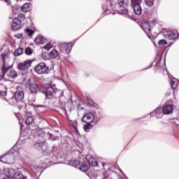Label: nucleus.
Returning <instances> with one entry per match:
<instances>
[{
  "label": "nucleus",
  "mask_w": 179,
  "mask_h": 179,
  "mask_svg": "<svg viewBox=\"0 0 179 179\" xmlns=\"http://www.w3.org/2000/svg\"><path fill=\"white\" fill-rule=\"evenodd\" d=\"M42 93L45 94L46 99L49 100H59L64 97V91L60 90H55L52 86L48 85L42 90Z\"/></svg>",
  "instance_id": "f257e3e1"
},
{
  "label": "nucleus",
  "mask_w": 179,
  "mask_h": 179,
  "mask_svg": "<svg viewBox=\"0 0 179 179\" xmlns=\"http://www.w3.org/2000/svg\"><path fill=\"white\" fill-rule=\"evenodd\" d=\"M173 113V106L171 105H166L163 108H157L155 111L150 113V116L155 115L156 118H162L163 115H169Z\"/></svg>",
  "instance_id": "f03ea898"
},
{
  "label": "nucleus",
  "mask_w": 179,
  "mask_h": 179,
  "mask_svg": "<svg viewBox=\"0 0 179 179\" xmlns=\"http://www.w3.org/2000/svg\"><path fill=\"white\" fill-rule=\"evenodd\" d=\"M24 99V92L20 87H17V90L14 93V96H12L10 99L6 100L10 106H15L17 104V101L20 100H23Z\"/></svg>",
  "instance_id": "7ed1b4c3"
},
{
  "label": "nucleus",
  "mask_w": 179,
  "mask_h": 179,
  "mask_svg": "<svg viewBox=\"0 0 179 179\" xmlns=\"http://www.w3.org/2000/svg\"><path fill=\"white\" fill-rule=\"evenodd\" d=\"M23 177L22 171H16L13 169H9L7 171L6 177L3 179H20Z\"/></svg>",
  "instance_id": "20e7f679"
},
{
  "label": "nucleus",
  "mask_w": 179,
  "mask_h": 179,
  "mask_svg": "<svg viewBox=\"0 0 179 179\" xmlns=\"http://www.w3.org/2000/svg\"><path fill=\"white\" fill-rule=\"evenodd\" d=\"M31 66V60H26L17 64V69L22 75H26L29 72V68Z\"/></svg>",
  "instance_id": "39448f33"
},
{
  "label": "nucleus",
  "mask_w": 179,
  "mask_h": 179,
  "mask_svg": "<svg viewBox=\"0 0 179 179\" xmlns=\"http://www.w3.org/2000/svg\"><path fill=\"white\" fill-rule=\"evenodd\" d=\"M12 82L9 80H6L3 83H0V96L5 97L8 94V89L10 87Z\"/></svg>",
  "instance_id": "423d86ee"
},
{
  "label": "nucleus",
  "mask_w": 179,
  "mask_h": 179,
  "mask_svg": "<svg viewBox=\"0 0 179 179\" xmlns=\"http://www.w3.org/2000/svg\"><path fill=\"white\" fill-rule=\"evenodd\" d=\"M34 71L38 75H43V73H48V67L44 62H41L34 67Z\"/></svg>",
  "instance_id": "0eeeda50"
},
{
  "label": "nucleus",
  "mask_w": 179,
  "mask_h": 179,
  "mask_svg": "<svg viewBox=\"0 0 179 179\" xmlns=\"http://www.w3.org/2000/svg\"><path fill=\"white\" fill-rule=\"evenodd\" d=\"M1 60L3 62V65L1 67L2 75L1 76V78H3V76H5V73H6V72H8V71L9 69L8 67H6V62H8V61H9V57L6 54H2L1 55Z\"/></svg>",
  "instance_id": "6e6552de"
},
{
  "label": "nucleus",
  "mask_w": 179,
  "mask_h": 179,
  "mask_svg": "<svg viewBox=\"0 0 179 179\" xmlns=\"http://www.w3.org/2000/svg\"><path fill=\"white\" fill-rule=\"evenodd\" d=\"M164 37L168 38V40H176L178 38V32L176 30L167 31L164 32Z\"/></svg>",
  "instance_id": "1a4fd4ad"
},
{
  "label": "nucleus",
  "mask_w": 179,
  "mask_h": 179,
  "mask_svg": "<svg viewBox=\"0 0 179 179\" xmlns=\"http://www.w3.org/2000/svg\"><path fill=\"white\" fill-rule=\"evenodd\" d=\"M71 50H72V46L71 44L67 43H60L59 45V50L62 54L68 55L71 52Z\"/></svg>",
  "instance_id": "9d476101"
},
{
  "label": "nucleus",
  "mask_w": 179,
  "mask_h": 179,
  "mask_svg": "<svg viewBox=\"0 0 179 179\" xmlns=\"http://www.w3.org/2000/svg\"><path fill=\"white\" fill-rule=\"evenodd\" d=\"M83 122H85V124H92L93 121H94V113H89L83 116L82 118Z\"/></svg>",
  "instance_id": "9b49d317"
},
{
  "label": "nucleus",
  "mask_w": 179,
  "mask_h": 179,
  "mask_svg": "<svg viewBox=\"0 0 179 179\" xmlns=\"http://www.w3.org/2000/svg\"><path fill=\"white\" fill-rule=\"evenodd\" d=\"M141 28L145 31V33H146L148 37H149V38H150V37L152 36V28L150 27V23L143 22L141 24Z\"/></svg>",
  "instance_id": "f8f14e48"
},
{
  "label": "nucleus",
  "mask_w": 179,
  "mask_h": 179,
  "mask_svg": "<svg viewBox=\"0 0 179 179\" xmlns=\"http://www.w3.org/2000/svg\"><path fill=\"white\" fill-rule=\"evenodd\" d=\"M22 27V22L19 20V18H15L11 24V28L13 30H19Z\"/></svg>",
  "instance_id": "ddd939ff"
},
{
  "label": "nucleus",
  "mask_w": 179,
  "mask_h": 179,
  "mask_svg": "<svg viewBox=\"0 0 179 179\" xmlns=\"http://www.w3.org/2000/svg\"><path fill=\"white\" fill-rule=\"evenodd\" d=\"M45 136V131H43V129H39L37 130L35 132V138L36 139H38V141H40V138H42V141H44V137Z\"/></svg>",
  "instance_id": "4468645a"
},
{
  "label": "nucleus",
  "mask_w": 179,
  "mask_h": 179,
  "mask_svg": "<svg viewBox=\"0 0 179 179\" xmlns=\"http://www.w3.org/2000/svg\"><path fill=\"white\" fill-rule=\"evenodd\" d=\"M45 141L44 140H38L35 144L34 148L38 150H43V146H44Z\"/></svg>",
  "instance_id": "2eb2a0df"
},
{
  "label": "nucleus",
  "mask_w": 179,
  "mask_h": 179,
  "mask_svg": "<svg viewBox=\"0 0 179 179\" xmlns=\"http://www.w3.org/2000/svg\"><path fill=\"white\" fill-rule=\"evenodd\" d=\"M17 106V108H19V110H26V108H27V104L26 103V102H24V101H17V103L15 104Z\"/></svg>",
  "instance_id": "dca6fc26"
},
{
  "label": "nucleus",
  "mask_w": 179,
  "mask_h": 179,
  "mask_svg": "<svg viewBox=\"0 0 179 179\" xmlns=\"http://www.w3.org/2000/svg\"><path fill=\"white\" fill-rule=\"evenodd\" d=\"M17 71L15 70H9L7 73V76L9 78V79H15L17 78Z\"/></svg>",
  "instance_id": "f3484780"
},
{
  "label": "nucleus",
  "mask_w": 179,
  "mask_h": 179,
  "mask_svg": "<svg viewBox=\"0 0 179 179\" xmlns=\"http://www.w3.org/2000/svg\"><path fill=\"white\" fill-rule=\"evenodd\" d=\"M30 90L31 93H40V92H42V91L40 90V87L37 85V84L31 85Z\"/></svg>",
  "instance_id": "a211bd4d"
},
{
  "label": "nucleus",
  "mask_w": 179,
  "mask_h": 179,
  "mask_svg": "<svg viewBox=\"0 0 179 179\" xmlns=\"http://www.w3.org/2000/svg\"><path fill=\"white\" fill-rule=\"evenodd\" d=\"M128 3H129V0H117V5L120 8H128Z\"/></svg>",
  "instance_id": "6ab92c4d"
},
{
  "label": "nucleus",
  "mask_w": 179,
  "mask_h": 179,
  "mask_svg": "<svg viewBox=\"0 0 179 179\" xmlns=\"http://www.w3.org/2000/svg\"><path fill=\"white\" fill-rule=\"evenodd\" d=\"M35 44H44L45 43V38L43 36H37L34 40Z\"/></svg>",
  "instance_id": "aec40b11"
},
{
  "label": "nucleus",
  "mask_w": 179,
  "mask_h": 179,
  "mask_svg": "<svg viewBox=\"0 0 179 179\" xmlns=\"http://www.w3.org/2000/svg\"><path fill=\"white\" fill-rule=\"evenodd\" d=\"M22 12H30L31 10V4L30 3H24L21 8Z\"/></svg>",
  "instance_id": "412c9836"
},
{
  "label": "nucleus",
  "mask_w": 179,
  "mask_h": 179,
  "mask_svg": "<svg viewBox=\"0 0 179 179\" xmlns=\"http://www.w3.org/2000/svg\"><path fill=\"white\" fill-rule=\"evenodd\" d=\"M134 10L135 15H137L139 16V15H141L142 13V8L141 7V5H137V6H131Z\"/></svg>",
  "instance_id": "4be33fe9"
},
{
  "label": "nucleus",
  "mask_w": 179,
  "mask_h": 179,
  "mask_svg": "<svg viewBox=\"0 0 179 179\" xmlns=\"http://www.w3.org/2000/svg\"><path fill=\"white\" fill-rule=\"evenodd\" d=\"M88 163L90 166H92V167H96L99 166V162H97V160L93 157H90L88 159Z\"/></svg>",
  "instance_id": "5701e85b"
},
{
  "label": "nucleus",
  "mask_w": 179,
  "mask_h": 179,
  "mask_svg": "<svg viewBox=\"0 0 179 179\" xmlns=\"http://www.w3.org/2000/svg\"><path fill=\"white\" fill-rule=\"evenodd\" d=\"M58 55H59V53L58 52V50H57V49H53L51 52H49V57H50L53 59H55V58H57Z\"/></svg>",
  "instance_id": "b1692460"
},
{
  "label": "nucleus",
  "mask_w": 179,
  "mask_h": 179,
  "mask_svg": "<svg viewBox=\"0 0 179 179\" xmlns=\"http://www.w3.org/2000/svg\"><path fill=\"white\" fill-rule=\"evenodd\" d=\"M171 86L172 89H177V87L178 86V81L176 78H173L171 80Z\"/></svg>",
  "instance_id": "393cba45"
},
{
  "label": "nucleus",
  "mask_w": 179,
  "mask_h": 179,
  "mask_svg": "<svg viewBox=\"0 0 179 179\" xmlns=\"http://www.w3.org/2000/svg\"><path fill=\"white\" fill-rule=\"evenodd\" d=\"M101 118H103V115L101 114V113L98 112V113H95L94 115V121H96V122H99V120H101Z\"/></svg>",
  "instance_id": "a878e982"
},
{
  "label": "nucleus",
  "mask_w": 179,
  "mask_h": 179,
  "mask_svg": "<svg viewBox=\"0 0 179 179\" xmlns=\"http://www.w3.org/2000/svg\"><path fill=\"white\" fill-rule=\"evenodd\" d=\"M23 54V48H19L14 52L15 57H19Z\"/></svg>",
  "instance_id": "bb28decb"
},
{
  "label": "nucleus",
  "mask_w": 179,
  "mask_h": 179,
  "mask_svg": "<svg viewBox=\"0 0 179 179\" xmlns=\"http://www.w3.org/2000/svg\"><path fill=\"white\" fill-rule=\"evenodd\" d=\"M34 121V118H33V116H28L25 120L26 125H30V124H32Z\"/></svg>",
  "instance_id": "cd10ccee"
},
{
  "label": "nucleus",
  "mask_w": 179,
  "mask_h": 179,
  "mask_svg": "<svg viewBox=\"0 0 179 179\" xmlns=\"http://www.w3.org/2000/svg\"><path fill=\"white\" fill-rule=\"evenodd\" d=\"M20 6L15 5L14 6H13V13H14V15H17V13H19L20 10Z\"/></svg>",
  "instance_id": "c85d7f7f"
},
{
  "label": "nucleus",
  "mask_w": 179,
  "mask_h": 179,
  "mask_svg": "<svg viewBox=\"0 0 179 179\" xmlns=\"http://www.w3.org/2000/svg\"><path fill=\"white\" fill-rule=\"evenodd\" d=\"M50 152L52 153L55 157H57V155H58V147L53 145Z\"/></svg>",
  "instance_id": "c756f323"
},
{
  "label": "nucleus",
  "mask_w": 179,
  "mask_h": 179,
  "mask_svg": "<svg viewBox=\"0 0 179 179\" xmlns=\"http://www.w3.org/2000/svg\"><path fill=\"white\" fill-rule=\"evenodd\" d=\"M141 3H142V0H131V6H136L138 5H141Z\"/></svg>",
  "instance_id": "7c9ffc66"
},
{
  "label": "nucleus",
  "mask_w": 179,
  "mask_h": 179,
  "mask_svg": "<svg viewBox=\"0 0 179 179\" xmlns=\"http://www.w3.org/2000/svg\"><path fill=\"white\" fill-rule=\"evenodd\" d=\"M80 170H81V171H83L84 173H86V171L89 170V168L87 167L86 164H83L80 165Z\"/></svg>",
  "instance_id": "2f4dec72"
},
{
  "label": "nucleus",
  "mask_w": 179,
  "mask_h": 179,
  "mask_svg": "<svg viewBox=\"0 0 179 179\" xmlns=\"http://www.w3.org/2000/svg\"><path fill=\"white\" fill-rule=\"evenodd\" d=\"M92 128H93V124L90 123H87L84 125V131H85V132H87V130L89 129H92Z\"/></svg>",
  "instance_id": "473e14b6"
},
{
  "label": "nucleus",
  "mask_w": 179,
  "mask_h": 179,
  "mask_svg": "<svg viewBox=\"0 0 179 179\" xmlns=\"http://www.w3.org/2000/svg\"><path fill=\"white\" fill-rule=\"evenodd\" d=\"M48 135H49L48 139H52V141H58V139H59V137L53 136L52 134H50V132H48Z\"/></svg>",
  "instance_id": "72a5a7b5"
},
{
  "label": "nucleus",
  "mask_w": 179,
  "mask_h": 179,
  "mask_svg": "<svg viewBox=\"0 0 179 179\" xmlns=\"http://www.w3.org/2000/svg\"><path fill=\"white\" fill-rule=\"evenodd\" d=\"M70 164L74 167H76V166H79L80 162L78 159H73L70 161Z\"/></svg>",
  "instance_id": "f704fd0d"
},
{
  "label": "nucleus",
  "mask_w": 179,
  "mask_h": 179,
  "mask_svg": "<svg viewBox=\"0 0 179 179\" xmlns=\"http://www.w3.org/2000/svg\"><path fill=\"white\" fill-rule=\"evenodd\" d=\"M19 20H20V22L22 23V22H23V20H24V19H26V16L24 15V14L23 13H20L17 15V18Z\"/></svg>",
  "instance_id": "c9c22d12"
},
{
  "label": "nucleus",
  "mask_w": 179,
  "mask_h": 179,
  "mask_svg": "<svg viewBox=\"0 0 179 179\" xmlns=\"http://www.w3.org/2000/svg\"><path fill=\"white\" fill-rule=\"evenodd\" d=\"M25 33L27 34V36H33V34H34V31L33 29H26Z\"/></svg>",
  "instance_id": "e433bc0d"
},
{
  "label": "nucleus",
  "mask_w": 179,
  "mask_h": 179,
  "mask_svg": "<svg viewBox=\"0 0 179 179\" xmlns=\"http://www.w3.org/2000/svg\"><path fill=\"white\" fill-rule=\"evenodd\" d=\"M24 52L27 55H31V54H33V50H31V48H27Z\"/></svg>",
  "instance_id": "4c0bfd02"
},
{
  "label": "nucleus",
  "mask_w": 179,
  "mask_h": 179,
  "mask_svg": "<svg viewBox=\"0 0 179 179\" xmlns=\"http://www.w3.org/2000/svg\"><path fill=\"white\" fill-rule=\"evenodd\" d=\"M145 3L148 6H152L155 4V0H145Z\"/></svg>",
  "instance_id": "58836bf2"
},
{
  "label": "nucleus",
  "mask_w": 179,
  "mask_h": 179,
  "mask_svg": "<svg viewBox=\"0 0 179 179\" xmlns=\"http://www.w3.org/2000/svg\"><path fill=\"white\" fill-rule=\"evenodd\" d=\"M44 50H46V51H50L51 48H52V45L51 43H48L43 47Z\"/></svg>",
  "instance_id": "ea45409f"
},
{
  "label": "nucleus",
  "mask_w": 179,
  "mask_h": 179,
  "mask_svg": "<svg viewBox=\"0 0 179 179\" xmlns=\"http://www.w3.org/2000/svg\"><path fill=\"white\" fill-rule=\"evenodd\" d=\"M8 155H13V148H12L10 151H8L7 153H6L3 155H1L0 157V159H3V157H5V156H8Z\"/></svg>",
  "instance_id": "a19ab883"
},
{
  "label": "nucleus",
  "mask_w": 179,
  "mask_h": 179,
  "mask_svg": "<svg viewBox=\"0 0 179 179\" xmlns=\"http://www.w3.org/2000/svg\"><path fill=\"white\" fill-rule=\"evenodd\" d=\"M159 45H166L167 44V41L164 39H161L158 42Z\"/></svg>",
  "instance_id": "79ce46f5"
},
{
  "label": "nucleus",
  "mask_w": 179,
  "mask_h": 179,
  "mask_svg": "<svg viewBox=\"0 0 179 179\" xmlns=\"http://www.w3.org/2000/svg\"><path fill=\"white\" fill-rule=\"evenodd\" d=\"M78 121L75 120L74 122L73 123V128H74V131L76 132H78Z\"/></svg>",
  "instance_id": "37998d69"
},
{
  "label": "nucleus",
  "mask_w": 179,
  "mask_h": 179,
  "mask_svg": "<svg viewBox=\"0 0 179 179\" xmlns=\"http://www.w3.org/2000/svg\"><path fill=\"white\" fill-rule=\"evenodd\" d=\"M121 13L122 15H128V9L127 8H123L122 10H121Z\"/></svg>",
  "instance_id": "c03bdc74"
},
{
  "label": "nucleus",
  "mask_w": 179,
  "mask_h": 179,
  "mask_svg": "<svg viewBox=\"0 0 179 179\" xmlns=\"http://www.w3.org/2000/svg\"><path fill=\"white\" fill-rule=\"evenodd\" d=\"M31 106H32L33 107H36V108H45V106H43V105H34V104H31Z\"/></svg>",
  "instance_id": "a18cd8bd"
},
{
  "label": "nucleus",
  "mask_w": 179,
  "mask_h": 179,
  "mask_svg": "<svg viewBox=\"0 0 179 179\" xmlns=\"http://www.w3.org/2000/svg\"><path fill=\"white\" fill-rule=\"evenodd\" d=\"M102 8L103 9L104 12H107V6L103 5Z\"/></svg>",
  "instance_id": "49530a36"
},
{
  "label": "nucleus",
  "mask_w": 179,
  "mask_h": 179,
  "mask_svg": "<svg viewBox=\"0 0 179 179\" xmlns=\"http://www.w3.org/2000/svg\"><path fill=\"white\" fill-rule=\"evenodd\" d=\"M90 104H91V106H94V102H93V101H90Z\"/></svg>",
  "instance_id": "de8ad7c7"
},
{
  "label": "nucleus",
  "mask_w": 179,
  "mask_h": 179,
  "mask_svg": "<svg viewBox=\"0 0 179 179\" xmlns=\"http://www.w3.org/2000/svg\"><path fill=\"white\" fill-rule=\"evenodd\" d=\"M5 2H6L7 5H9L10 2L8 0H5Z\"/></svg>",
  "instance_id": "09e8293b"
},
{
  "label": "nucleus",
  "mask_w": 179,
  "mask_h": 179,
  "mask_svg": "<svg viewBox=\"0 0 179 179\" xmlns=\"http://www.w3.org/2000/svg\"><path fill=\"white\" fill-rule=\"evenodd\" d=\"M122 174L125 177V173H124V172H122Z\"/></svg>",
  "instance_id": "8fccbe9b"
},
{
  "label": "nucleus",
  "mask_w": 179,
  "mask_h": 179,
  "mask_svg": "<svg viewBox=\"0 0 179 179\" xmlns=\"http://www.w3.org/2000/svg\"><path fill=\"white\" fill-rule=\"evenodd\" d=\"M108 170L109 171H111V168H108Z\"/></svg>",
  "instance_id": "3c124183"
},
{
  "label": "nucleus",
  "mask_w": 179,
  "mask_h": 179,
  "mask_svg": "<svg viewBox=\"0 0 179 179\" xmlns=\"http://www.w3.org/2000/svg\"><path fill=\"white\" fill-rule=\"evenodd\" d=\"M2 174V170L0 169V176Z\"/></svg>",
  "instance_id": "603ef678"
},
{
  "label": "nucleus",
  "mask_w": 179,
  "mask_h": 179,
  "mask_svg": "<svg viewBox=\"0 0 179 179\" xmlns=\"http://www.w3.org/2000/svg\"><path fill=\"white\" fill-rule=\"evenodd\" d=\"M32 131H36V129H31Z\"/></svg>",
  "instance_id": "864d4df0"
},
{
  "label": "nucleus",
  "mask_w": 179,
  "mask_h": 179,
  "mask_svg": "<svg viewBox=\"0 0 179 179\" xmlns=\"http://www.w3.org/2000/svg\"><path fill=\"white\" fill-rule=\"evenodd\" d=\"M38 169H41V167H38Z\"/></svg>",
  "instance_id": "5fc2aeb1"
},
{
  "label": "nucleus",
  "mask_w": 179,
  "mask_h": 179,
  "mask_svg": "<svg viewBox=\"0 0 179 179\" xmlns=\"http://www.w3.org/2000/svg\"><path fill=\"white\" fill-rule=\"evenodd\" d=\"M41 173H43V171H41L40 174H41Z\"/></svg>",
  "instance_id": "6e6d98bb"
},
{
  "label": "nucleus",
  "mask_w": 179,
  "mask_h": 179,
  "mask_svg": "<svg viewBox=\"0 0 179 179\" xmlns=\"http://www.w3.org/2000/svg\"><path fill=\"white\" fill-rule=\"evenodd\" d=\"M138 120H140V119H137V120H136V121H138Z\"/></svg>",
  "instance_id": "4d7b16f0"
},
{
  "label": "nucleus",
  "mask_w": 179,
  "mask_h": 179,
  "mask_svg": "<svg viewBox=\"0 0 179 179\" xmlns=\"http://www.w3.org/2000/svg\"><path fill=\"white\" fill-rule=\"evenodd\" d=\"M120 172L122 173V170H120Z\"/></svg>",
  "instance_id": "13d9d810"
},
{
  "label": "nucleus",
  "mask_w": 179,
  "mask_h": 179,
  "mask_svg": "<svg viewBox=\"0 0 179 179\" xmlns=\"http://www.w3.org/2000/svg\"><path fill=\"white\" fill-rule=\"evenodd\" d=\"M145 69H148V68L144 69V70H145Z\"/></svg>",
  "instance_id": "bf43d9fd"
},
{
  "label": "nucleus",
  "mask_w": 179,
  "mask_h": 179,
  "mask_svg": "<svg viewBox=\"0 0 179 179\" xmlns=\"http://www.w3.org/2000/svg\"><path fill=\"white\" fill-rule=\"evenodd\" d=\"M103 167H104V164H103Z\"/></svg>",
  "instance_id": "052dcab7"
},
{
  "label": "nucleus",
  "mask_w": 179,
  "mask_h": 179,
  "mask_svg": "<svg viewBox=\"0 0 179 179\" xmlns=\"http://www.w3.org/2000/svg\"><path fill=\"white\" fill-rule=\"evenodd\" d=\"M111 179V178H110Z\"/></svg>",
  "instance_id": "680f3d73"
}]
</instances>
